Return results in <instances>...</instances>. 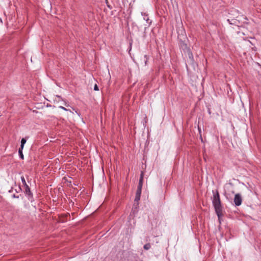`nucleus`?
Instances as JSON below:
<instances>
[{
    "instance_id": "1",
    "label": "nucleus",
    "mask_w": 261,
    "mask_h": 261,
    "mask_svg": "<svg viewBox=\"0 0 261 261\" xmlns=\"http://www.w3.org/2000/svg\"><path fill=\"white\" fill-rule=\"evenodd\" d=\"M213 197L212 199L213 204L216 213L219 218L222 215V206L221 204L219 193L218 190L213 191Z\"/></svg>"
},
{
    "instance_id": "2",
    "label": "nucleus",
    "mask_w": 261,
    "mask_h": 261,
    "mask_svg": "<svg viewBox=\"0 0 261 261\" xmlns=\"http://www.w3.org/2000/svg\"><path fill=\"white\" fill-rule=\"evenodd\" d=\"M242 199L240 194H237L234 196V202L237 206H239L242 204Z\"/></svg>"
},
{
    "instance_id": "3",
    "label": "nucleus",
    "mask_w": 261,
    "mask_h": 261,
    "mask_svg": "<svg viewBox=\"0 0 261 261\" xmlns=\"http://www.w3.org/2000/svg\"><path fill=\"white\" fill-rule=\"evenodd\" d=\"M26 143V139L25 138H22L21 140V145L20 148L21 149H23L24 144Z\"/></svg>"
},
{
    "instance_id": "4",
    "label": "nucleus",
    "mask_w": 261,
    "mask_h": 261,
    "mask_svg": "<svg viewBox=\"0 0 261 261\" xmlns=\"http://www.w3.org/2000/svg\"><path fill=\"white\" fill-rule=\"evenodd\" d=\"M25 188L26 193L28 194L29 195L30 194L31 191H30V189L29 186L28 185L26 186L25 187Z\"/></svg>"
},
{
    "instance_id": "5",
    "label": "nucleus",
    "mask_w": 261,
    "mask_h": 261,
    "mask_svg": "<svg viewBox=\"0 0 261 261\" xmlns=\"http://www.w3.org/2000/svg\"><path fill=\"white\" fill-rule=\"evenodd\" d=\"M150 247H151V246L149 243H147L144 245V248L145 250H148L149 249H150Z\"/></svg>"
},
{
    "instance_id": "6",
    "label": "nucleus",
    "mask_w": 261,
    "mask_h": 261,
    "mask_svg": "<svg viewBox=\"0 0 261 261\" xmlns=\"http://www.w3.org/2000/svg\"><path fill=\"white\" fill-rule=\"evenodd\" d=\"M21 181H22V184L25 187L26 186H27L28 185L27 184V182L25 180V179H24V177L23 176H21Z\"/></svg>"
},
{
    "instance_id": "7",
    "label": "nucleus",
    "mask_w": 261,
    "mask_h": 261,
    "mask_svg": "<svg viewBox=\"0 0 261 261\" xmlns=\"http://www.w3.org/2000/svg\"><path fill=\"white\" fill-rule=\"evenodd\" d=\"M22 150V149H21V148H20L19 149V151L18 152H19V154L20 158L23 159V155Z\"/></svg>"
},
{
    "instance_id": "8",
    "label": "nucleus",
    "mask_w": 261,
    "mask_h": 261,
    "mask_svg": "<svg viewBox=\"0 0 261 261\" xmlns=\"http://www.w3.org/2000/svg\"><path fill=\"white\" fill-rule=\"evenodd\" d=\"M143 173L142 172L141 174V176L139 180V183H141L143 184Z\"/></svg>"
},
{
    "instance_id": "9",
    "label": "nucleus",
    "mask_w": 261,
    "mask_h": 261,
    "mask_svg": "<svg viewBox=\"0 0 261 261\" xmlns=\"http://www.w3.org/2000/svg\"><path fill=\"white\" fill-rule=\"evenodd\" d=\"M59 108H61V109H63V110H65V111H69L70 112L72 113V112L71 111V110H69V109H67L66 108H64V107H62V106H60V107H59Z\"/></svg>"
},
{
    "instance_id": "10",
    "label": "nucleus",
    "mask_w": 261,
    "mask_h": 261,
    "mask_svg": "<svg viewBox=\"0 0 261 261\" xmlns=\"http://www.w3.org/2000/svg\"><path fill=\"white\" fill-rule=\"evenodd\" d=\"M140 196H141V195H136V194L135 200H136V201H138V200H140Z\"/></svg>"
},
{
    "instance_id": "11",
    "label": "nucleus",
    "mask_w": 261,
    "mask_h": 261,
    "mask_svg": "<svg viewBox=\"0 0 261 261\" xmlns=\"http://www.w3.org/2000/svg\"><path fill=\"white\" fill-rule=\"evenodd\" d=\"M142 185H143L142 184L139 183L137 189H138V190H142Z\"/></svg>"
},
{
    "instance_id": "12",
    "label": "nucleus",
    "mask_w": 261,
    "mask_h": 261,
    "mask_svg": "<svg viewBox=\"0 0 261 261\" xmlns=\"http://www.w3.org/2000/svg\"><path fill=\"white\" fill-rule=\"evenodd\" d=\"M141 190H138V189H137V192H136V195H141Z\"/></svg>"
},
{
    "instance_id": "13",
    "label": "nucleus",
    "mask_w": 261,
    "mask_h": 261,
    "mask_svg": "<svg viewBox=\"0 0 261 261\" xmlns=\"http://www.w3.org/2000/svg\"><path fill=\"white\" fill-rule=\"evenodd\" d=\"M94 90L95 91H98L99 90L98 87L96 84L94 85Z\"/></svg>"
},
{
    "instance_id": "14",
    "label": "nucleus",
    "mask_w": 261,
    "mask_h": 261,
    "mask_svg": "<svg viewBox=\"0 0 261 261\" xmlns=\"http://www.w3.org/2000/svg\"><path fill=\"white\" fill-rule=\"evenodd\" d=\"M144 57H145V58H147V56H144ZM147 59H146V61H145V64H146V61H147Z\"/></svg>"
},
{
    "instance_id": "15",
    "label": "nucleus",
    "mask_w": 261,
    "mask_h": 261,
    "mask_svg": "<svg viewBox=\"0 0 261 261\" xmlns=\"http://www.w3.org/2000/svg\"><path fill=\"white\" fill-rule=\"evenodd\" d=\"M65 105V106H66V107H68V105H67L66 103Z\"/></svg>"
},
{
    "instance_id": "16",
    "label": "nucleus",
    "mask_w": 261,
    "mask_h": 261,
    "mask_svg": "<svg viewBox=\"0 0 261 261\" xmlns=\"http://www.w3.org/2000/svg\"><path fill=\"white\" fill-rule=\"evenodd\" d=\"M75 113H76L78 115H79V114L77 113V111H75Z\"/></svg>"
}]
</instances>
